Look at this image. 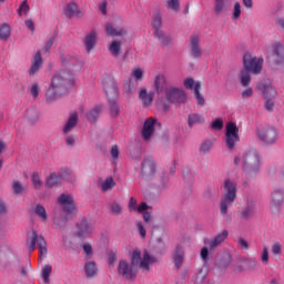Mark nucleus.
I'll list each match as a JSON object with an SVG mask.
<instances>
[{
    "label": "nucleus",
    "instance_id": "1",
    "mask_svg": "<svg viewBox=\"0 0 284 284\" xmlns=\"http://www.w3.org/2000/svg\"><path fill=\"white\" fill-rule=\"evenodd\" d=\"M155 262V258L151 256L145 250L141 258L140 250H134L131 254V263L126 260H120L118 265V275L124 280H134L138 274V270H142L143 273L150 272V265Z\"/></svg>",
    "mask_w": 284,
    "mask_h": 284
},
{
    "label": "nucleus",
    "instance_id": "2",
    "mask_svg": "<svg viewBox=\"0 0 284 284\" xmlns=\"http://www.w3.org/2000/svg\"><path fill=\"white\" fill-rule=\"evenodd\" d=\"M234 164L243 168L245 176L250 181L256 178L257 173L260 172V155L256 150H248L242 155V158L235 156Z\"/></svg>",
    "mask_w": 284,
    "mask_h": 284
},
{
    "label": "nucleus",
    "instance_id": "3",
    "mask_svg": "<svg viewBox=\"0 0 284 284\" xmlns=\"http://www.w3.org/2000/svg\"><path fill=\"white\" fill-rule=\"evenodd\" d=\"M237 197V184L230 178L224 180V189L222 199L220 201V214L225 216L227 214V210Z\"/></svg>",
    "mask_w": 284,
    "mask_h": 284
},
{
    "label": "nucleus",
    "instance_id": "4",
    "mask_svg": "<svg viewBox=\"0 0 284 284\" xmlns=\"http://www.w3.org/2000/svg\"><path fill=\"white\" fill-rule=\"evenodd\" d=\"M74 85V74L68 70H61L51 81V88L65 94L68 87Z\"/></svg>",
    "mask_w": 284,
    "mask_h": 284
},
{
    "label": "nucleus",
    "instance_id": "5",
    "mask_svg": "<svg viewBox=\"0 0 284 284\" xmlns=\"http://www.w3.org/2000/svg\"><path fill=\"white\" fill-rule=\"evenodd\" d=\"M37 245L39 247L40 257L48 254V243L45 242V239L43 235H39L37 231L32 230L31 236L27 239V248L32 253L37 250Z\"/></svg>",
    "mask_w": 284,
    "mask_h": 284
},
{
    "label": "nucleus",
    "instance_id": "6",
    "mask_svg": "<svg viewBox=\"0 0 284 284\" xmlns=\"http://www.w3.org/2000/svg\"><path fill=\"white\" fill-rule=\"evenodd\" d=\"M104 90L109 98L111 115L116 118L120 112L119 105L116 104V100L119 99L118 85L114 81H109L104 84Z\"/></svg>",
    "mask_w": 284,
    "mask_h": 284
},
{
    "label": "nucleus",
    "instance_id": "7",
    "mask_svg": "<svg viewBox=\"0 0 284 284\" xmlns=\"http://www.w3.org/2000/svg\"><path fill=\"white\" fill-rule=\"evenodd\" d=\"M243 65L246 72L251 74H261L263 68V59L252 57L251 54L246 53L243 58Z\"/></svg>",
    "mask_w": 284,
    "mask_h": 284
},
{
    "label": "nucleus",
    "instance_id": "8",
    "mask_svg": "<svg viewBox=\"0 0 284 284\" xmlns=\"http://www.w3.org/2000/svg\"><path fill=\"white\" fill-rule=\"evenodd\" d=\"M240 142L239 128L234 122H230L226 125L225 132V145L229 151L235 149V144Z\"/></svg>",
    "mask_w": 284,
    "mask_h": 284
},
{
    "label": "nucleus",
    "instance_id": "9",
    "mask_svg": "<svg viewBox=\"0 0 284 284\" xmlns=\"http://www.w3.org/2000/svg\"><path fill=\"white\" fill-rule=\"evenodd\" d=\"M256 134L258 140L266 145H273L277 142V132L273 126L260 128Z\"/></svg>",
    "mask_w": 284,
    "mask_h": 284
},
{
    "label": "nucleus",
    "instance_id": "10",
    "mask_svg": "<svg viewBox=\"0 0 284 284\" xmlns=\"http://www.w3.org/2000/svg\"><path fill=\"white\" fill-rule=\"evenodd\" d=\"M58 205L61 207V210L67 214H74L77 211V204H74V196L72 194L68 193H61L58 196Z\"/></svg>",
    "mask_w": 284,
    "mask_h": 284
},
{
    "label": "nucleus",
    "instance_id": "11",
    "mask_svg": "<svg viewBox=\"0 0 284 284\" xmlns=\"http://www.w3.org/2000/svg\"><path fill=\"white\" fill-rule=\"evenodd\" d=\"M165 100L171 104H182L186 101V94L183 89L171 87L165 91Z\"/></svg>",
    "mask_w": 284,
    "mask_h": 284
},
{
    "label": "nucleus",
    "instance_id": "12",
    "mask_svg": "<svg viewBox=\"0 0 284 284\" xmlns=\"http://www.w3.org/2000/svg\"><path fill=\"white\" fill-rule=\"evenodd\" d=\"M284 203V191L282 189H274L271 193V212L278 214Z\"/></svg>",
    "mask_w": 284,
    "mask_h": 284
},
{
    "label": "nucleus",
    "instance_id": "13",
    "mask_svg": "<svg viewBox=\"0 0 284 284\" xmlns=\"http://www.w3.org/2000/svg\"><path fill=\"white\" fill-rule=\"evenodd\" d=\"M141 173L144 180H151L156 173V166L152 159H144L141 165Z\"/></svg>",
    "mask_w": 284,
    "mask_h": 284
},
{
    "label": "nucleus",
    "instance_id": "14",
    "mask_svg": "<svg viewBox=\"0 0 284 284\" xmlns=\"http://www.w3.org/2000/svg\"><path fill=\"white\" fill-rule=\"evenodd\" d=\"M255 202L253 200H247L246 205L237 212V216L242 221H248L255 214Z\"/></svg>",
    "mask_w": 284,
    "mask_h": 284
},
{
    "label": "nucleus",
    "instance_id": "15",
    "mask_svg": "<svg viewBox=\"0 0 284 284\" xmlns=\"http://www.w3.org/2000/svg\"><path fill=\"white\" fill-rule=\"evenodd\" d=\"M78 231L77 235L80 239L87 237L88 235L92 234L94 231V226H92V223L88 222V219L83 217L81 222L77 224Z\"/></svg>",
    "mask_w": 284,
    "mask_h": 284
},
{
    "label": "nucleus",
    "instance_id": "16",
    "mask_svg": "<svg viewBox=\"0 0 284 284\" xmlns=\"http://www.w3.org/2000/svg\"><path fill=\"white\" fill-rule=\"evenodd\" d=\"M156 124V119L149 118L144 121L142 129V138L144 141H149L154 133V125Z\"/></svg>",
    "mask_w": 284,
    "mask_h": 284
},
{
    "label": "nucleus",
    "instance_id": "17",
    "mask_svg": "<svg viewBox=\"0 0 284 284\" xmlns=\"http://www.w3.org/2000/svg\"><path fill=\"white\" fill-rule=\"evenodd\" d=\"M99 39V33L95 30L90 31L84 38V47L87 52H92L94 50V45H97V41Z\"/></svg>",
    "mask_w": 284,
    "mask_h": 284
},
{
    "label": "nucleus",
    "instance_id": "18",
    "mask_svg": "<svg viewBox=\"0 0 284 284\" xmlns=\"http://www.w3.org/2000/svg\"><path fill=\"white\" fill-rule=\"evenodd\" d=\"M43 65V58H41V51H38L31 62V67L29 69V75L34 77L41 67Z\"/></svg>",
    "mask_w": 284,
    "mask_h": 284
},
{
    "label": "nucleus",
    "instance_id": "19",
    "mask_svg": "<svg viewBox=\"0 0 284 284\" xmlns=\"http://www.w3.org/2000/svg\"><path fill=\"white\" fill-rule=\"evenodd\" d=\"M64 14L68 19H72V17H83V12L79 10V7L74 2H70L64 8Z\"/></svg>",
    "mask_w": 284,
    "mask_h": 284
},
{
    "label": "nucleus",
    "instance_id": "20",
    "mask_svg": "<svg viewBox=\"0 0 284 284\" xmlns=\"http://www.w3.org/2000/svg\"><path fill=\"white\" fill-rule=\"evenodd\" d=\"M191 54L194 59H200L202 57V51L200 49V39L197 36H192L191 37Z\"/></svg>",
    "mask_w": 284,
    "mask_h": 284
},
{
    "label": "nucleus",
    "instance_id": "21",
    "mask_svg": "<svg viewBox=\"0 0 284 284\" xmlns=\"http://www.w3.org/2000/svg\"><path fill=\"white\" fill-rule=\"evenodd\" d=\"M257 90L263 93L265 99H274L276 97V91L271 84L257 83Z\"/></svg>",
    "mask_w": 284,
    "mask_h": 284
},
{
    "label": "nucleus",
    "instance_id": "22",
    "mask_svg": "<svg viewBox=\"0 0 284 284\" xmlns=\"http://www.w3.org/2000/svg\"><path fill=\"white\" fill-rule=\"evenodd\" d=\"M168 87V83H166V78L165 75L163 74H158L155 78H154V89H155V92L158 94H162L164 92V90L166 89Z\"/></svg>",
    "mask_w": 284,
    "mask_h": 284
},
{
    "label": "nucleus",
    "instance_id": "23",
    "mask_svg": "<svg viewBox=\"0 0 284 284\" xmlns=\"http://www.w3.org/2000/svg\"><path fill=\"white\" fill-rule=\"evenodd\" d=\"M229 236V232L226 230H223L220 232L213 240L210 241L209 245L211 251L215 250L217 246H220Z\"/></svg>",
    "mask_w": 284,
    "mask_h": 284
},
{
    "label": "nucleus",
    "instance_id": "24",
    "mask_svg": "<svg viewBox=\"0 0 284 284\" xmlns=\"http://www.w3.org/2000/svg\"><path fill=\"white\" fill-rule=\"evenodd\" d=\"M24 119L27 123H29L30 125L37 124V122H39V109L37 108L27 109Z\"/></svg>",
    "mask_w": 284,
    "mask_h": 284
},
{
    "label": "nucleus",
    "instance_id": "25",
    "mask_svg": "<svg viewBox=\"0 0 284 284\" xmlns=\"http://www.w3.org/2000/svg\"><path fill=\"white\" fill-rule=\"evenodd\" d=\"M105 32L108 37H124V34H126L125 29L114 28V24L110 22L105 24Z\"/></svg>",
    "mask_w": 284,
    "mask_h": 284
},
{
    "label": "nucleus",
    "instance_id": "26",
    "mask_svg": "<svg viewBox=\"0 0 284 284\" xmlns=\"http://www.w3.org/2000/svg\"><path fill=\"white\" fill-rule=\"evenodd\" d=\"M231 6V0H215L214 13L223 14V12H227Z\"/></svg>",
    "mask_w": 284,
    "mask_h": 284
},
{
    "label": "nucleus",
    "instance_id": "27",
    "mask_svg": "<svg viewBox=\"0 0 284 284\" xmlns=\"http://www.w3.org/2000/svg\"><path fill=\"white\" fill-rule=\"evenodd\" d=\"M78 123H79V114L72 113L69 116V120H68L67 124L63 128V133L68 134V133L72 132V130H74V128H77Z\"/></svg>",
    "mask_w": 284,
    "mask_h": 284
},
{
    "label": "nucleus",
    "instance_id": "28",
    "mask_svg": "<svg viewBox=\"0 0 284 284\" xmlns=\"http://www.w3.org/2000/svg\"><path fill=\"white\" fill-rule=\"evenodd\" d=\"M139 98L145 108L151 106L153 103L154 92H146V89H141Z\"/></svg>",
    "mask_w": 284,
    "mask_h": 284
},
{
    "label": "nucleus",
    "instance_id": "29",
    "mask_svg": "<svg viewBox=\"0 0 284 284\" xmlns=\"http://www.w3.org/2000/svg\"><path fill=\"white\" fill-rule=\"evenodd\" d=\"M183 261H184V252L182 250V246L178 245L173 254V264L178 270H180Z\"/></svg>",
    "mask_w": 284,
    "mask_h": 284
},
{
    "label": "nucleus",
    "instance_id": "30",
    "mask_svg": "<svg viewBox=\"0 0 284 284\" xmlns=\"http://www.w3.org/2000/svg\"><path fill=\"white\" fill-rule=\"evenodd\" d=\"M205 122L203 115L197 114V113H192L189 114L187 116V125L190 129H192L193 126L197 125V124H203Z\"/></svg>",
    "mask_w": 284,
    "mask_h": 284
},
{
    "label": "nucleus",
    "instance_id": "31",
    "mask_svg": "<svg viewBox=\"0 0 284 284\" xmlns=\"http://www.w3.org/2000/svg\"><path fill=\"white\" fill-rule=\"evenodd\" d=\"M154 37L160 41L162 45H172V39L170 36L165 34L162 29L160 31H154Z\"/></svg>",
    "mask_w": 284,
    "mask_h": 284
},
{
    "label": "nucleus",
    "instance_id": "32",
    "mask_svg": "<svg viewBox=\"0 0 284 284\" xmlns=\"http://www.w3.org/2000/svg\"><path fill=\"white\" fill-rule=\"evenodd\" d=\"M61 95H63V92L57 91V89L50 87L45 93V101L47 103H52Z\"/></svg>",
    "mask_w": 284,
    "mask_h": 284
},
{
    "label": "nucleus",
    "instance_id": "33",
    "mask_svg": "<svg viewBox=\"0 0 284 284\" xmlns=\"http://www.w3.org/2000/svg\"><path fill=\"white\" fill-rule=\"evenodd\" d=\"M116 186V182H114V178L108 176L101 184V191L102 192H109L112 191Z\"/></svg>",
    "mask_w": 284,
    "mask_h": 284
},
{
    "label": "nucleus",
    "instance_id": "34",
    "mask_svg": "<svg viewBox=\"0 0 284 284\" xmlns=\"http://www.w3.org/2000/svg\"><path fill=\"white\" fill-rule=\"evenodd\" d=\"M33 213L42 221H48V212L45 211V207L41 204H36Z\"/></svg>",
    "mask_w": 284,
    "mask_h": 284
},
{
    "label": "nucleus",
    "instance_id": "35",
    "mask_svg": "<svg viewBox=\"0 0 284 284\" xmlns=\"http://www.w3.org/2000/svg\"><path fill=\"white\" fill-rule=\"evenodd\" d=\"M250 71H246L245 69H243L240 73V81H241V85L243 88H248L252 81V78L250 75Z\"/></svg>",
    "mask_w": 284,
    "mask_h": 284
},
{
    "label": "nucleus",
    "instance_id": "36",
    "mask_svg": "<svg viewBox=\"0 0 284 284\" xmlns=\"http://www.w3.org/2000/svg\"><path fill=\"white\" fill-rule=\"evenodd\" d=\"M109 52L112 57H119V54H121V41L113 40L109 45Z\"/></svg>",
    "mask_w": 284,
    "mask_h": 284
},
{
    "label": "nucleus",
    "instance_id": "37",
    "mask_svg": "<svg viewBox=\"0 0 284 284\" xmlns=\"http://www.w3.org/2000/svg\"><path fill=\"white\" fill-rule=\"evenodd\" d=\"M101 114V106H95L87 113V119L90 123H95Z\"/></svg>",
    "mask_w": 284,
    "mask_h": 284
},
{
    "label": "nucleus",
    "instance_id": "38",
    "mask_svg": "<svg viewBox=\"0 0 284 284\" xmlns=\"http://www.w3.org/2000/svg\"><path fill=\"white\" fill-rule=\"evenodd\" d=\"M274 54L276 57L277 63H284V45L281 43H275Z\"/></svg>",
    "mask_w": 284,
    "mask_h": 284
},
{
    "label": "nucleus",
    "instance_id": "39",
    "mask_svg": "<svg viewBox=\"0 0 284 284\" xmlns=\"http://www.w3.org/2000/svg\"><path fill=\"white\" fill-rule=\"evenodd\" d=\"M84 270L88 277H94L97 275V263L94 261L87 262Z\"/></svg>",
    "mask_w": 284,
    "mask_h": 284
},
{
    "label": "nucleus",
    "instance_id": "40",
    "mask_svg": "<svg viewBox=\"0 0 284 284\" xmlns=\"http://www.w3.org/2000/svg\"><path fill=\"white\" fill-rule=\"evenodd\" d=\"M11 37V27L8 23H4L0 27V39L2 41H8Z\"/></svg>",
    "mask_w": 284,
    "mask_h": 284
},
{
    "label": "nucleus",
    "instance_id": "41",
    "mask_svg": "<svg viewBox=\"0 0 284 284\" xmlns=\"http://www.w3.org/2000/svg\"><path fill=\"white\" fill-rule=\"evenodd\" d=\"M200 90H201V83H196L194 88V98L196 99L197 104L200 106H204L205 100H204V97L200 93Z\"/></svg>",
    "mask_w": 284,
    "mask_h": 284
},
{
    "label": "nucleus",
    "instance_id": "42",
    "mask_svg": "<svg viewBox=\"0 0 284 284\" xmlns=\"http://www.w3.org/2000/svg\"><path fill=\"white\" fill-rule=\"evenodd\" d=\"M61 181V178L59 175H57V173H51L48 178H47V186L48 187H54L57 184H59V182Z\"/></svg>",
    "mask_w": 284,
    "mask_h": 284
},
{
    "label": "nucleus",
    "instance_id": "43",
    "mask_svg": "<svg viewBox=\"0 0 284 284\" xmlns=\"http://www.w3.org/2000/svg\"><path fill=\"white\" fill-rule=\"evenodd\" d=\"M109 213L114 216H119L122 213L121 204L118 202H113V203L109 204Z\"/></svg>",
    "mask_w": 284,
    "mask_h": 284
},
{
    "label": "nucleus",
    "instance_id": "44",
    "mask_svg": "<svg viewBox=\"0 0 284 284\" xmlns=\"http://www.w3.org/2000/svg\"><path fill=\"white\" fill-rule=\"evenodd\" d=\"M31 182L36 190L41 189V186L43 185V181L41 180V176H39V172L32 173Z\"/></svg>",
    "mask_w": 284,
    "mask_h": 284
},
{
    "label": "nucleus",
    "instance_id": "45",
    "mask_svg": "<svg viewBox=\"0 0 284 284\" xmlns=\"http://www.w3.org/2000/svg\"><path fill=\"white\" fill-rule=\"evenodd\" d=\"M153 30L154 32H159L161 31L162 29V17L160 13H156L154 17H153Z\"/></svg>",
    "mask_w": 284,
    "mask_h": 284
},
{
    "label": "nucleus",
    "instance_id": "46",
    "mask_svg": "<svg viewBox=\"0 0 284 284\" xmlns=\"http://www.w3.org/2000/svg\"><path fill=\"white\" fill-rule=\"evenodd\" d=\"M50 274H52V266L44 265L42 267V280L45 284H48L50 282Z\"/></svg>",
    "mask_w": 284,
    "mask_h": 284
},
{
    "label": "nucleus",
    "instance_id": "47",
    "mask_svg": "<svg viewBox=\"0 0 284 284\" xmlns=\"http://www.w3.org/2000/svg\"><path fill=\"white\" fill-rule=\"evenodd\" d=\"M166 8L172 12H179L180 1L179 0H166Z\"/></svg>",
    "mask_w": 284,
    "mask_h": 284
},
{
    "label": "nucleus",
    "instance_id": "48",
    "mask_svg": "<svg viewBox=\"0 0 284 284\" xmlns=\"http://www.w3.org/2000/svg\"><path fill=\"white\" fill-rule=\"evenodd\" d=\"M213 148V143L210 140L204 141L200 146V153L202 154H209L211 149Z\"/></svg>",
    "mask_w": 284,
    "mask_h": 284
},
{
    "label": "nucleus",
    "instance_id": "49",
    "mask_svg": "<svg viewBox=\"0 0 284 284\" xmlns=\"http://www.w3.org/2000/svg\"><path fill=\"white\" fill-rule=\"evenodd\" d=\"M12 190L17 195H23L26 187L21 184L20 181H14L12 185Z\"/></svg>",
    "mask_w": 284,
    "mask_h": 284
},
{
    "label": "nucleus",
    "instance_id": "50",
    "mask_svg": "<svg viewBox=\"0 0 284 284\" xmlns=\"http://www.w3.org/2000/svg\"><path fill=\"white\" fill-rule=\"evenodd\" d=\"M19 17H22V14H28L30 12V6L28 4V0H23L20 7L17 10Z\"/></svg>",
    "mask_w": 284,
    "mask_h": 284
},
{
    "label": "nucleus",
    "instance_id": "51",
    "mask_svg": "<svg viewBox=\"0 0 284 284\" xmlns=\"http://www.w3.org/2000/svg\"><path fill=\"white\" fill-rule=\"evenodd\" d=\"M200 82L199 81H194L192 78H186L183 82V85L186 90H190V91H194V88H195V84Z\"/></svg>",
    "mask_w": 284,
    "mask_h": 284
},
{
    "label": "nucleus",
    "instance_id": "52",
    "mask_svg": "<svg viewBox=\"0 0 284 284\" xmlns=\"http://www.w3.org/2000/svg\"><path fill=\"white\" fill-rule=\"evenodd\" d=\"M71 176H72V172L70 171V169H62L59 172L60 181H70Z\"/></svg>",
    "mask_w": 284,
    "mask_h": 284
},
{
    "label": "nucleus",
    "instance_id": "53",
    "mask_svg": "<svg viewBox=\"0 0 284 284\" xmlns=\"http://www.w3.org/2000/svg\"><path fill=\"white\" fill-rule=\"evenodd\" d=\"M65 223H68L67 217H61L59 215L54 216V225L57 226V229H63L65 226Z\"/></svg>",
    "mask_w": 284,
    "mask_h": 284
},
{
    "label": "nucleus",
    "instance_id": "54",
    "mask_svg": "<svg viewBox=\"0 0 284 284\" xmlns=\"http://www.w3.org/2000/svg\"><path fill=\"white\" fill-rule=\"evenodd\" d=\"M30 94L31 97L37 100L39 98V83L38 82H33L30 87Z\"/></svg>",
    "mask_w": 284,
    "mask_h": 284
},
{
    "label": "nucleus",
    "instance_id": "55",
    "mask_svg": "<svg viewBox=\"0 0 284 284\" xmlns=\"http://www.w3.org/2000/svg\"><path fill=\"white\" fill-rule=\"evenodd\" d=\"M211 129L213 131H222L223 130V120L216 119L211 123Z\"/></svg>",
    "mask_w": 284,
    "mask_h": 284
},
{
    "label": "nucleus",
    "instance_id": "56",
    "mask_svg": "<svg viewBox=\"0 0 284 284\" xmlns=\"http://www.w3.org/2000/svg\"><path fill=\"white\" fill-rule=\"evenodd\" d=\"M253 93H254L253 89L251 87H246V89L242 91V99L247 100L252 98Z\"/></svg>",
    "mask_w": 284,
    "mask_h": 284
},
{
    "label": "nucleus",
    "instance_id": "57",
    "mask_svg": "<svg viewBox=\"0 0 284 284\" xmlns=\"http://www.w3.org/2000/svg\"><path fill=\"white\" fill-rule=\"evenodd\" d=\"M240 17H241V4H240V2H236L234 4V11L232 14V19H240Z\"/></svg>",
    "mask_w": 284,
    "mask_h": 284
},
{
    "label": "nucleus",
    "instance_id": "58",
    "mask_svg": "<svg viewBox=\"0 0 284 284\" xmlns=\"http://www.w3.org/2000/svg\"><path fill=\"white\" fill-rule=\"evenodd\" d=\"M257 267V262L254 258H250L246 261V268L248 271H254Z\"/></svg>",
    "mask_w": 284,
    "mask_h": 284
},
{
    "label": "nucleus",
    "instance_id": "59",
    "mask_svg": "<svg viewBox=\"0 0 284 284\" xmlns=\"http://www.w3.org/2000/svg\"><path fill=\"white\" fill-rule=\"evenodd\" d=\"M82 250L87 256H92L93 251H92V245L90 243H84L82 246Z\"/></svg>",
    "mask_w": 284,
    "mask_h": 284
},
{
    "label": "nucleus",
    "instance_id": "60",
    "mask_svg": "<svg viewBox=\"0 0 284 284\" xmlns=\"http://www.w3.org/2000/svg\"><path fill=\"white\" fill-rule=\"evenodd\" d=\"M272 253H273L274 255H280V254L282 253V245H281L280 242H276V243L273 244V246H272Z\"/></svg>",
    "mask_w": 284,
    "mask_h": 284
},
{
    "label": "nucleus",
    "instance_id": "61",
    "mask_svg": "<svg viewBox=\"0 0 284 284\" xmlns=\"http://www.w3.org/2000/svg\"><path fill=\"white\" fill-rule=\"evenodd\" d=\"M132 77L135 79V81H141L143 77V71L141 69H134L132 72Z\"/></svg>",
    "mask_w": 284,
    "mask_h": 284
},
{
    "label": "nucleus",
    "instance_id": "62",
    "mask_svg": "<svg viewBox=\"0 0 284 284\" xmlns=\"http://www.w3.org/2000/svg\"><path fill=\"white\" fill-rule=\"evenodd\" d=\"M149 210V205L145 202H141L140 205L136 207L138 213H148L146 211Z\"/></svg>",
    "mask_w": 284,
    "mask_h": 284
},
{
    "label": "nucleus",
    "instance_id": "63",
    "mask_svg": "<svg viewBox=\"0 0 284 284\" xmlns=\"http://www.w3.org/2000/svg\"><path fill=\"white\" fill-rule=\"evenodd\" d=\"M136 210H138L136 200L134 197H130L129 212H136Z\"/></svg>",
    "mask_w": 284,
    "mask_h": 284
},
{
    "label": "nucleus",
    "instance_id": "64",
    "mask_svg": "<svg viewBox=\"0 0 284 284\" xmlns=\"http://www.w3.org/2000/svg\"><path fill=\"white\" fill-rule=\"evenodd\" d=\"M261 260H262L263 264H267V262H268V250L266 246L263 247V253H262Z\"/></svg>",
    "mask_w": 284,
    "mask_h": 284
}]
</instances>
